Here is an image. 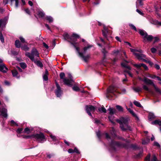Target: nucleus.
Wrapping results in <instances>:
<instances>
[{
    "label": "nucleus",
    "mask_w": 161,
    "mask_h": 161,
    "mask_svg": "<svg viewBox=\"0 0 161 161\" xmlns=\"http://www.w3.org/2000/svg\"><path fill=\"white\" fill-rule=\"evenodd\" d=\"M63 36L65 40H68L69 42H71V44L75 48L79 56L82 57L85 62H86L89 58V56L87 55L86 56H85L84 54L85 53L86 51L92 47V46L88 45L87 47H84L83 49V52L81 53L80 52L79 48L76 47L78 44L76 42V41L77 40V39L79 38V36L78 35L74 33L73 34L72 36L70 37L68 34L65 33L64 34Z\"/></svg>",
    "instance_id": "1"
},
{
    "label": "nucleus",
    "mask_w": 161,
    "mask_h": 161,
    "mask_svg": "<svg viewBox=\"0 0 161 161\" xmlns=\"http://www.w3.org/2000/svg\"><path fill=\"white\" fill-rule=\"evenodd\" d=\"M129 120V119L127 117H122L119 119L116 120V121L120 124V127L123 130H131L130 126L128 124Z\"/></svg>",
    "instance_id": "2"
},
{
    "label": "nucleus",
    "mask_w": 161,
    "mask_h": 161,
    "mask_svg": "<svg viewBox=\"0 0 161 161\" xmlns=\"http://www.w3.org/2000/svg\"><path fill=\"white\" fill-rule=\"evenodd\" d=\"M130 50L131 52L138 58V59L140 60H142L145 62H147V61L144 59L146 57L145 55L137 53L136 52L139 53H142V50L141 49H135L131 48H130Z\"/></svg>",
    "instance_id": "3"
},
{
    "label": "nucleus",
    "mask_w": 161,
    "mask_h": 161,
    "mask_svg": "<svg viewBox=\"0 0 161 161\" xmlns=\"http://www.w3.org/2000/svg\"><path fill=\"white\" fill-rule=\"evenodd\" d=\"M139 33L142 36L143 42H144L147 41L150 42L153 39V37L152 35H148L147 33L143 30H139Z\"/></svg>",
    "instance_id": "4"
},
{
    "label": "nucleus",
    "mask_w": 161,
    "mask_h": 161,
    "mask_svg": "<svg viewBox=\"0 0 161 161\" xmlns=\"http://www.w3.org/2000/svg\"><path fill=\"white\" fill-rule=\"evenodd\" d=\"M25 54L32 61H35L34 57H39V54L36 48H33L32 50L31 53L26 52Z\"/></svg>",
    "instance_id": "5"
},
{
    "label": "nucleus",
    "mask_w": 161,
    "mask_h": 161,
    "mask_svg": "<svg viewBox=\"0 0 161 161\" xmlns=\"http://www.w3.org/2000/svg\"><path fill=\"white\" fill-rule=\"evenodd\" d=\"M31 137L32 138L36 139L41 142H42L46 140L44 134L42 133L31 135Z\"/></svg>",
    "instance_id": "6"
},
{
    "label": "nucleus",
    "mask_w": 161,
    "mask_h": 161,
    "mask_svg": "<svg viewBox=\"0 0 161 161\" xmlns=\"http://www.w3.org/2000/svg\"><path fill=\"white\" fill-rule=\"evenodd\" d=\"M95 107L92 105H87L86 106L85 109L86 113L91 117H92L91 113H93L95 110Z\"/></svg>",
    "instance_id": "7"
},
{
    "label": "nucleus",
    "mask_w": 161,
    "mask_h": 161,
    "mask_svg": "<svg viewBox=\"0 0 161 161\" xmlns=\"http://www.w3.org/2000/svg\"><path fill=\"white\" fill-rule=\"evenodd\" d=\"M128 63L127 61H125V62H123L121 63V65L126 68V69L124 70V72H126L127 73L128 75H129L131 77H132V75L130 73V70H131V68L129 66H127V64Z\"/></svg>",
    "instance_id": "8"
},
{
    "label": "nucleus",
    "mask_w": 161,
    "mask_h": 161,
    "mask_svg": "<svg viewBox=\"0 0 161 161\" xmlns=\"http://www.w3.org/2000/svg\"><path fill=\"white\" fill-rule=\"evenodd\" d=\"M67 74L68 77L69 79L64 78V84L69 86H71L72 85V82L73 81L72 79V76L70 73H68Z\"/></svg>",
    "instance_id": "9"
},
{
    "label": "nucleus",
    "mask_w": 161,
    "mask_h": 161,
    "mask_svg": "<svg viewBox=\"0 0 161 161\" xmlns=\"http://www.w3.org/2000/svg\"><path fill=\"white\" fill-rule=\"evenodd\" d=\"M108 110L109 111V114H110V115L108 116L109 120L112 123L114 124L115 123L114 122V117L113 115L114 113L115 110L112 108H109L108 109Z\"/></svg>",
    "instance_id": "10"
},
{
    "label": "nucleus",
    "mask_w": 161,
    "mask_h": 161,
    "mask_svg": "<svg viewBox=\"0 0 161 161\" xmlns=\"http://www.w3.org/2000/svg\"><path fill=\"white\" fill-rule=\"evenodd\" d=\"M56 85L57 86V89L55 90V93L57 97H59L61 96L62 92L61 90V88L58 83L56 82Z\"/></svg>",
    "instance_id": "11"
},
{
    "label": "nucleus",
    "mask_w": 161,
    "mask_h": 161,
    "mask_svg": "<svg viewBox=\"0 0 161 161\" xmlns=\"http://www.w3.org/2000/svg\"><path fill=\"white\" fill-rule=\"evenodd\" d=\"M107 94L109 93H113L114 95H115V92L118 93V92L117 91V89L114 86H110L107 90Z\"/></svg>",
    "instance_id": "12"
},
{
    "label": "nucleus",
    "mask_w": 161,
    "mask_h": 161,
    "mask_svg": "<svg viewBox=\"0 0 161 161\" xmlns=\"http://www.w3.org/2000/svg\"><path fill=\"white\" fill-rule=\"evenodd\" d=\"M0 115L4 118H7L8 115L7 114V110L5 108H2L0 110Z\"/></svg>",
    "instance_id": "13"
},
{
    "label": "nucleus",
    "mask_w": 161,
    "mask_h": 161,
    "mask_svg": "<svg viewBox=\"0 0 161 161\" xmlns=\"http://www.w3.org/2000/svg\"><path fill=\"white\" fill-rule=\"evenodd\" d=\"M142 81L147 85H150L153 86V85L154 84L153 81L152 80L146 78H144L142 80Z\"/></svg>",
    "instance_id": "14"
},
{
    "label": "nucleus",
    "mask_w": 161,
    "mask_h": 161,
    "mask_svg": "<svg viewBox=\"0 0 161 161\" xmlns=\"http://www.w3.org/2000/svg\"><path fill=\"white\" fill-rule=\"evenodd\" d=\"M8 70L7 68L3 64H0V71L3 73H6Z\"/></svg>",
    "instance_id": "15"
},
{
    "label": "nucleus",
    "mask_w": 161,
    "mask_h": 161,
    "mask_svg": "<svg viewBox=\"0 0 161 161\" xmlns=\"http://www.w3.org/2000/svg\"><path fill=\"white\" fill-rule=\"evenodd\" d=\"M134 65L136 68L138 69H139L141 67H142L143 68H144L146 70L147 69V67L143 64H135Z\"/></svg>",
    "instance_id": "16"
},
{
    "label": "nucleus",
    "mask_w": 161,
    "mask_h": 161,
    "mask_svg": "<svg viewBox=\"0 0 161 161\" xmlns=\"http://www.w3.org/2000/svg\"><path fill=\"white\" fill-rule=\"evenodd\" d=\"M6 24V22L4 20H0V28H1L2 30H3L5 27Z\"/></svg>",
    "instance_id": "17"
},
{
    "label": "nucleus",
    "mask_w": 161,
    "mask_h": 161,
    "mask_svg": "<svg viewBox=\"0 0 161 161\" xmlns=\"http://www.w3.org/2000/svg\"><path fill=\"white\" fill-rule=\"evenodd\" d=\"M103 35L106 38H107V34L108 33V30L107 29L105 26L103 27V29L102 30Z\"/></svg>",
    "instance_id": "18"
},
{
    "label": "nucleus",
    "mask_w": 161,
    "mask_h": 161,
    "mask_svg": "<svg viewBox=\"0 0 161 161\" xmlns=\"http://www.w3.org/2000/svg\"><path fill=\"white\" fill-rule=\"evenodd\" d=\"M48 72L47 69H46L43 75V79L45 81H47L48 80Z\"/></svg>",
    "instance_id": "19"
},
{
    "label": "nucleus",
    "mask_w": 161,
    "mask_h": 161,
    "mask_svg": "<svg viewBox=\"0 0 161 161\" xmlns=\"http://www.w3.org/2000/svg\"><path fill=\"white\" fill-rule=\"evenodd\" d=\"M143 3L142 0H137L136 2V7L137 8L143 5Z\"/></svg>",
    "instance_id": "20"
},
{
    "label": "nucleus",
    "mask_w": 161,
    "mask_h": 161,
    "mask_svg": "<svg viewBox=\"0 0 161 161\" xmlns=\"http://www.w3.org/2000/svg\"><path fill=\"white\" fill-rule=\"evenodd\" d=\"M120 145L119 143L115 142L114 141H112L111 144V146L113 147V149H114V146H118Z\"/></svg>",
    "instance_id": "21"
},
{
    "label": "nucleus",
    "mask_w": 161,
    "mask_h": 161,
    "mask_svg": "<svg viewBox=\"0 0 161 161\" xmlns=\"http://www.w3.org/2000/svg\"><path fill=\"white\" fill-rule=\"evenodd\" d=\"M133 89L136 92H141L142 90V88L140 87H134L133 88Z\"/></svg>",
    "instance_id": "22"
},
{
    "label": "nucleus",
    "mask_w": 161,
    "mask_h": 161,
    "mask_svg": "<svg viewBox=\"0 0 161 161\" xmlns=\"http://www.w3.org/2000/svg\"><path fill=\"white\" fill-rule=\"evenodd\" d=\"M38 15L39 17H42L44 16V13L42 10H39L38 12Z\"/></svg>",
    "instance_id": "23"
},
{
    "label": "nucleus",
    "mask_w": 161,
    "mask_h": 161,
    "mask_svg": "<svg viewBox=\"0 0 161 161\" xmlns=\"http://www.w3.org/2000/svg\"><path fill=\"white\" fill-rule=\"evenodd\" d=\"M155 116L154 114L153 113H150L149 114L148 118L149 120H152V119H154Z\"/></svg>",
    "instance_id": "24"
},
{
    "label": "nucleus",
    "mask_w": 161,
    "mask_h": 161,
    "mask_svg": "<svg viewBox=\"0 0 161 161\" xmlns=\"http://www.w3.org/2000/svg\"><path fill=\"white\" fill-rule=\"evenodd\" d=\"M134 104L136 106L139 107H141L142 108L143 107L142 106V105L140 103L137 101H135L134 102Z\"/></svg>",
    "instance_id": "25"
},
{
    "label": "nucleus",
    "mask_w": 161,
    "mask_h": 161,
    "mask_svg": "<svg viewBox=\"0 0 161 161\" xmlns=\"http://www.w3.org/2000/svg\"><path fill=\"white\" fill-rule=\"evenodd\" d=\"M35 63H36V64L39 66L41 67H43V64H42V63L40 61H36V60H35V61H34Z\"/></svg>",
    "instance_id": "26"
},
{
    "label": "nucleus",
    "mask_w": 161,
    "mask_h": 161,
    "mask_svg": "<svg viewBox=\"0 0 161 161\" xmlns=\"http://www.w3.org/2000/svg\"><path fill=\"white\" fill-rule=\"evenodd\" d=\"M46 19H47L49 23L52 22L53 21V18L51 16L46 17Z\"/></svg>",
    "instance_id": "27"
},
{
    "label": "nucleus",
    "mask_w": 161,
    "mask_h": 161,
    "mask_svg": "<svg viewBox=\"0 0 161 161\" xmlns=\"http://www.w3.org/2000/svg\"><path fill=\"white\" fill-rule=\"evenodd\" d=\"M15 45L17 47L19 48L20 47L21 44L19 40H16L15 41Z\"/></svg>",
    "instance_id": "28"
},
{
    "label": "nucleus",
    "mask_w": 161,
    "mask_h": 161,
    "mask_svg": "<svg viewBox=\"0 0 161 161\" xmlns=\"http://www.w3.org/2000/svg\"><path fill=\"white\" fill-rule=\"evenodd\" d=\"M98 110L101 112L106 113V109L103 106L101 108H98Z\"/></svg>",
    "instance_id": "29"
},
{
    "label": "nucleus",
    "mask_w": 161,
    "mask_h": 161,
    "mask_svg": "<svg viewBox=\"0 0 161 161\" xmlns=\"http://www.w3.org/2000/svg\"><path fill=\"white\" fill-rule=\"evenodd\" d=\"M142 88L143 89L147 91L148 92H151V91L149 89V88H148V86L146 85H143L142 86Z\"/></svg>",
    "instance_id": "30"
},
{
    "label": "nucleus",
    "mask_w": 161,
    "mask_h": 161,
    "mask_svg": "<svg viewBox=\"0 0 161 161\" xmlns=\"http://www.w3.org/2000/svg\"><path fill=\"white\" fill-rule=\"evenodd\" d=\"M12 74L14 77H17L19 78V77H17L18 72L15 70H14L12 71Z\"/></svg>",
    "instance_id": "31"
},
{
    "label": "nucleus",
    "mask_w": 161,
    "mask_h": 161,
    "mask_svg": "<svg viewBox=\"0 0 161 161\" xmlns=\"http://www.w3.org/2000/svg\"><path fill=\"white\" fill-rule=\"evenodd\" d=\"M153 24L155 25L161 26V22H159L156 20H153Z\"/></svg>",
    "instance_id": "32"
},
{
    "label": "nucleus",
    "mask_w": 161,
    "mask_h": 161,
    "mask_svg": "<svg viewBox=\"0 0 161 161\" xmlns=\"http://www.w3.org/2000/svg\"><path fill=\"white\" fill-rule=\"evenodd\" d=\"M0 39L2 43L4 42V38L3 37L2 32L0 30Z\"/></svg>",
    "instance_id": "33"
},
{
    "label": "nucleus",
    "mask_w": 161,
    "mask_h": 161,
    "mask_svg": "<svg viewBox=\"0 0 161 161\" xmlns=\"http://www.w3.org/2000/svg\"><path fill=\"white\" fill-rule=\"evenodd\" d=\"M21 49L25 51H28L29 50V48L26 45H24L21 47Z\"/></svg>",
    "instance_id": "34"
},
{
    "label": "nucleus",
    "mask_w": 161,
    "mask_h": 161,
    "mask_svg": "<svg viewBox=\"0 0 161 161\" xmlns=\"http://www.w3.org/2000/svg\"><path fill=\"white\" fill-rule=\"evenodd\" d=\"M23 132L27 134H29L31 132L30 130L28 128H26L25 129Z\"/></svg>",
    "instance_id": "35"
},
{
    "label": "nucleus",
    "mask_w": 161,
    "mask_h": 161,
    "mask_svg": "<svg viewBox=\"0 0 161 161\" xmlns=\"http://www.w3.org/2000/svg\"><path fill=\"white\" fill-rule=\"evenodd\" d=\"M116 108L117 109L120 111H123V108L122 107L119 106V105H116Z\"/></svg>",
    "instance_id": "36"
},
{
    "label": "nucleus",
    "mask_w": 161,
    "mask_h": 161,
    "mask_svg": "<svg viewBox=\"0 0 161 161\" xmlns=\"http://www.w3.org/2000/svg\"><path fill=\"white\" fill-rule=\"evenodd\" d=\"M153 86L154 87L155 91L156 92L159 93H161V91L154 84L153 85Z\"/></svg>",
    "instance_id": "37"
},
{
    "label": "nucleus",
    "mask_w": 161,
    "mask_h": 161,
    "mask_svg": "<svg viewBox=\"0 0 161 161\" xmlns=\"http://www.w3.org/2000/svg\"><path fill=\"white\" fill-rule=\"evenodd\" d=\"M129 26L131 28V29L134 30L136 31H137L136 28L134 25L132 24H129Z\"/></svg>",
    "instance_id": "38"
},
{
    "label": "nucleus",
    "mask_w": 161,
    "mask_h": 161,
    "mask_svg": "<svg viewBox=\"0 0 161 161\" xmlns=\"http://www.w3.org/2000/svg\"><path fill=\"white\" fill-rule=\"evenodd\" d=\"M119 53V51L118 50H115L113 52V54L114 56H116Z\"/></svg>",
    "instance_id": "39"
},
{
    "label": "nucleus",
    "mask_w": 161,
    "mask_h": 161,
    "mask_svg": "<svg viewBox=\"0 0 161 161\" xmlns=\"http://www.w3.org/2000/svg\"><path fill=\"white\" fill-rule=\"evenodd\" d=\"M73 89L74 91H79V90L80 89H79V88L78 86H74L73 87Z\"/></svg>",
    "instance_id": "40"
},
{
    "label": "nucleus",
    "mask_w": 161,
    "mask_h": 161,
    "mask_svg": "<svg viewBox=\"0 0 161 161\" xmlns=\"http://www.w3.org/2000/svg\"><path fill=\"white\" fill-rule=\"evenodd\" d=\"M65 76V74L64 73H61L60 74V77L61 79H63L64 81V77Z\"/></svg>",
    "instance_id": "41"
},
{
    "label": "nucleus",
    "mask_w": 161,
    "mask_h": 161,
    "mask_svg": "<svg viewBox=\"0 0 161 161\" xmlns=\"http://www.w3.org/2000/svg\"><path fill=\"white\" fill-rule=\"evenodd\" d=\"M20 65L21 68L24 69L26 67V64L25 63H20Z\"/></svg>",
    "instance_id": "42"
},
{
    "label": "nucleus",
    "mask_w": 161,
    "mask_h": 161,
    "mask_svg": "<svg viewBox=\"0 0 161 161\" xmlns=\"http://www.w3.org/2000/svg\"><path fill=\"white\" fill-rule=\"evenodd\" d=\"M149 139H147V140H143L142 141V144H144V145L146 144H147L149 142Z\"/></svg>",
    "instance_id": "43"
},
{
    "label": "nucleus",
    "mask_w": 161,
    "mask_h": 161,
    "mask_svg": "<svg viewBox=\"0 0 161 161\" xmlns=\"http://www.w3.org/2000/svg\"><path fill=\"white\" fill-rule=\"evenodd\" d=\"M23 129L22 128H18L16 130L17 133L19 134L21 133L23 131Z\"/></svg>",
    "instance_id": "44"
},
{
    "label": "nucleus",
    "mask_w": 161,
    "mask_h": 161,
    "mask_svg": "<svg viewBox=\"0 0 161 161\" xmlns=\"http://www.w3.org/2000/svg\"><path fill=\"white\" fill-rule=\"evenodd\" d=\"M150 156L151 155L150 154H148L145 158V160L146 161H150Z\"/></svg>",
    "instance_id": "45"
},
{
    "label": "nucleus",
    "mask_w": 161,
    "mask_h": 161,
    "mask_svg": "<svg viewBox=\"0 0 161 161\" xmlns=\"http://www.w3.org/2000/svg\"><path fill=\"white\" fill-rule=\"evenodd\" d=\"M19 39L21 42L23 43H26L25 39L22 37L20 36L19 37Z\"/></svg>",
    "instance_id": "46"
},
{
    "label": "nucleus",
    "mask_w": 161,
    "mask_h": 161,
    "mask_svg": "<svg viewBox=\"0 0 161 161\" xmlns=\"http://www.w3.org/2000/svg\"><path fill=\"white\" fill-rule=\"evenodd\" d=\"M11 123L12 125H15L16 126H18V125L13 120H11Z\"/></svg>",
    "instance_id": "47"
},
{
    "label": "nucleus",
    "mask_w": 161,
    "mask_h": 161,
    "mask_svg": "<svg viewBox=\"0 0 161 161\" xmlns=\"http://www.w3.org/2000/svg\"><path fill=\"white\" fill-rule=\"evenodd\" d=\"M50 137L54 141H56V137L55 136L53 135L52 134L50 135Z\"/></svg>",
    "instance_id": "48"
},
{
    "label": "nucleus",
    "mask_w": 161,
    "mask_h": 161,
    "mask_svg": "<svg viewBox=\"0 0 161 161\" xmlns=\"http://www.w3.org/2000/svg\"><path fill=\"white\" fill-rule=\"evenodd\" d=\"M151 50L152 53H154L156 52L157 49L153 47L151 49Z\"/></svg>",
    "instance_id": "49"
},
{
    "label": "nucleus",
    "mask_w": 161,
    "mask_h": 161,
    "mask_svg": "<svg viewBox=\"0 0 161 161\" xmlns=\"http://www.w3.org/2000/svg\"><path fill=\"white\" fill-rule=\"evenodd\" d=\"M111 133L113 136L115 135V131L114 129V128H112V130L111 132Z\"/></svg>",
    "instance_id": "50"
},
{
    "label": "nucleus",
    "mask_w": 161,
    "mask_h": 161,
    "mask_svg": "<svg viewBox=\"0 0 161 161\" xmlns=\"http://www.w3.org/2000/svg\"><path fill=\"white\" fill-rule=\"evenodd\" d=\"M130 114L132 115L133 116L138 119L137 115L133 111Z\"/></svg>",
    "instance_id": "51"
},
{
    "label": "nucleus",
    "mask_w": 161,
    "mask_h": 161,
    "mask_svg": "<svg viewBox=\"0 0 161 161\" xmlns=\"http://www.w3.org/2000/svg\"><path fill=\"white\" fill-rule=\"evenodd\" d=\"M142 151H141L137 155V158H139L142 156Z\"/></svg>",
    "instance_id": "52"
},
{
    "label": "nucleus",
    "mask_w": 161,
    "mask_h": 161,
    "mask_svg": "<svg viewBox=\"0 0 161 161\" xmlns=\"http://www.w3.org/2000/svg\"><path fill=\"white\" fill-rule=\"evenodd\" d=\"M157 158L154 155L153 156V158L151 160V161H157Z\"/></svg>",
    "instance_id": "53"
},
{
    "label": "nucleus",
    "mask_w": 161,
    "mask_h": 161,
    "mask_svg": "<svg viewBox=\"0 0 161 161\" xmlns=\"http://www.w3.org/2000/svg\"><path fill=\"white\" fill-rule=\"evenodd\" d=\"M136 12L141 15H143V13L138 9L136 10Z\"/></svg>",
    "instance_id": "54"
},
{
    "label": "nucleus",
    "mask_w": 161,
    "mask_h": 161,
    "mask_svg": "<svg viewBox=\"0 0 161 161\" xmlns=\"http://www.w3.org/2000/svg\"><path fill=\"white\" fill-rule=\"evenodd\" d=\"M97 135L99 138H100V131H98V132H96Z\"/></svg>",
    "instance_id": "55"
},
{
    "label": "nucleus",
    "mask_w": 161,
    "mask_h": 161,
    "mask_svg": "<svg viewBox=\"0 0 161 161\" xmlns=\"http://www.w3.org/2000/svg\"><path fill=\"white\" fill-rule=\"evenodd\" d=\"M154 145L157 147H160V146L159 143L157 142H154Z\"/></svg>",
    "instance_id": "56"
},
{
    "label": "nucleus",
    "mask_w": 161,
    "mask_h": 161,
    "mask_svg": "<svg viewBox=\"0 0 161 161\" xmlns=\"http://www.w3.org/2000/svg\"><path fill=\"white\" fill-rule=\"evenodd\" d=\"M131 147L133 149H136L137 148V147L136 145H132L131 146Z\"/></svg>",
    "instance_id": "57"
},
{
    "label": "nucleus",
    "mask_w": 161,
    "mask_h": 161,
    "mask_svg": "<svg viewBox=\"0 0 161 161\" xmlns=\"http://www.w3.org/2000/svg\"><path fill=\"white\" fill-rule=\"evenodd\" d=\"M68 152L69 153H74V150L72 149H69L68 150Z\"/></svg>",
    "instance_id": "58"
},
{
    "label": "nucleus",
    "mask_w": 161,
    "mask_h": 161,
    "mask_svg": "<svg viewBox=\"0 0 161 161\" xmlns=\"http://www.w3.org/2000/svg\"><path fill=\"white\" fill-rule=\"evenodd\" d=\"M43 46L47 49L48 48V46L46 44V43H45V42H43Z\"/></svg>",
    "instance_id": "59"
},
{
    "label": "nucleus",
    "mask_w": 161,
    "mask_h": 161,
    "mask_svg": "<svg viewBox=\"0 0 161 161\" xmlns=\"http://www.w3.org/2000/svg\"><path fill=\"white\" fill-rule=\"evenodd\" d=\"M126 108L129 111V112L131 113L133 111L131 110L130 108H127V106H126Z\"/></svg>",
    "instance_id": "60"
},
{
    "label": "nucleus",
    "mask_w": 161,
    "mask_h": 161,
    "mask_svg": "<svg viewBox=\"0 0 161 161\" xmlns=\"http://www.w3.org/2000/svg\"><path fill=\"white\" fill-rule=\"evenodd\" d=\"M74 150V152H75L77 153H79V151L78 149L76 148H75Z\"/></svg>",
    "instance_id": "61"
},
{
    "label": "nucleus",
    "mask_w": 161,
    "mask_h": 161,
    "mask_svg": "<svg viewBox=\"0 0 161 161\" xmlns=\"http://www.w3.org/2000/svg\"><path fill=\"white\" fill-rule=\"evenodd\" d=\"M105 136H106V138L108 139H110V136H109V135H108V133H105Z\"/></svg>",
    "instance_id": "62"
},
{
    "label": "nucleus",
    "mask_w": 161,
    "mask_h": 161,
    "mask_svg": "<svg viewBox=\"0 0 161 161\" xmlns=\"http://www.w3.org/2000/svg\"><path fill=\"white\" fill-rule=\"evenodd\" d=\"M45 26H46V27L47 28V29H48V30L50 31V28L49 26L47 24H45Z\"/></svg>",
    "instance_id": "63"
},
{
    "label": "nucleus",
    "mask_w": 161,
    "mask_h": 161,
    "mask_svg": "<svg viewBox=\"0 0 161 161\" xmlns=\"http://www.w3.org/2000/svg\"><path fill=\"white\" fill-rule=\"evenodd\" d=\"M155 66V68L157 69H160V66L156 64Z\"/></svg>",
    "instance_id": "64"
}]
</instances>
